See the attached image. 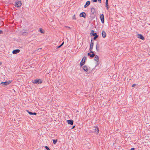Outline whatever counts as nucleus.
<instances>
[{
    "label": "nucleus",
    "mask_w": 150,
    "mask_h": 150,
    "mask_svg": "<svg viewBox=\"0 0 150 150\" xmlns=\"http://www.w3.org/2000/svg\"><path fill=\"white\" fill-rule=\"evenodd\" d=\"M32 83L34 84L38 83L40 84L42 83V81L40 79H36L32 80Z\"/></svg>",
    "instance_id": "nucleus-1"
},
{
    "label": "nucleus",
    "mask_w": 150,
    "mask_h": 150,
    "mask_svg": "<svg viewBox=\"0 0 150 150\" xmlns=\"http://www.w3.org/2000/svg\"><path fill=\"white\" fill-rule=\"evenodd\" d=\"M12 81L10 80L6 81L5 82H1L0 84H2V86H7L10 84Z\"/></svg>",
    "instance_id": "nucleus-2"
},
{
    "label": "nucleus",
    "mask_w": 150,
    "mask_h": 150,
    "mask_svg": "<svg viewBox=\"0 0 150 150\" xmlns=\"http://www.w3.org/2000/svg\"><path fill=\"white\" fill-rule=\"evenodd\" d=\"M90 52L88 53V55L90 56V57L93 58L95 56L94 52L92 50L90 51Z\"/></svg>",
    "instance_id": "nucleus-3"
},
{
    "label": "nucleus",
    "mask_w": 150,
    "mask_h": 150,
    "mask_svg": "<svg viewBox=\"0 0 150 150\" xmlns=\"http://www.w3.org/2000/svg\"><path fill=\"white\" fill-rule=\"evenodd\" d=\"M22 5V3L21 1H18L16 2L15 4V6L16 7H20Z\"/></svg>",
    "instance_id": "nucleus-4"
},
{
    "label": "nucleus",
    "mask_w": 150,
    "mask_h": 150,
    "mask_svg": "<svg viewBox=\"0 0 150 150\" xmlns=\"http://www.w3.org/2000/svg\"><path fill=\"white\" fill-rule=\"evenodd\" d=\"M93 45H94V42L93 41L92 39L91 40L90 47L89 49V50L90 51L92 50L93 49Z\"/></svg>",
    "instance_id": "nucleus-5"
},
{
    "label": "nucleus",
    "mask_w": 150,
    "mask_h": 150,
    "mask_svg": "<svg viewBox=\"0 0 150 150\" xmlns=\"http://www.w3.org/2000/svg\"><path fill=\"white\" fill-rule=\"evenodd\" d=\"M100 19L101 21L103 23H104V16L103 14H102L100 15Z\"/></svg>",
    "instance_id": "nucleus-6"
},
{
    "label": "nucleus",
    "mask_w": 150,
    "mask_h": 150,
    "mask_svg": "<svg viewBox=\"0 0 150 150\" xmlns=\"http://www.w3.org/2000/svg\"><path fill=\"white\" fill-rule=\"evenodd\" d=\"M26 111L30 115H37V114L36 112H31L29 111L28 110H26Z\"/></svg>",
    "instance_id": "nucleus-7"
},
{
    "label": "nucleus",
    "mask_w": 150,
    "mask_h": 150,
    "mask_svg": "<svg viewBox=\"0 0 150 150\" xmlns=\"http://www.w3.org/2000/svg\"><path fill=\"white\" fill-rule=\"evenodd\" d=\"M80 16L81 17L85 18L86 13L84 12H82L80 14Z\"/></svg>",
    "instance_id": "nucleus-8"
},
{
    "label": "nucleus",
    "mask_w": 150,
    "mask_h": 150,
    "mask_svg": "<svg viewBox=\"0 0 150 150\" xmlns=\"http://www.w3.org/2000/svg\"><path fill=\"white\" fill-rule=\"evenodd\" d=\"M137 37L142 40H144V36L141 34H138Z\"/></svg>",
    "instance_id": "nucleus-9"
},
{
    "label": "nucleus",
    "mask_w": 150,
    "mask_h": 150,
    "mask_svg": "<svg viewBox=\"0 0 150 150\" xmlns=\"http://www.w3.org/2000/svg\"><path fill=\"white\" fill-rule=\"evenodd\" d=\"M20 52V50L19 49H16L13 50L12 52L13 54H16Z\"/></svg>",
    "instance_id": "nucleus-10"
},
{
    "label": "nucleus",
    "mask_w": 150,
    "mask_h": 150,
    "mask_svg": "<svg viewBox=\"0 0 150 150\" xmlns=\"http://www.w3.org/2000/svg\"><path fill=\"white\" fill-rule=\"evenodd\" d=\"M93 130L94 132L97 133H98L99 132V128L98 127H95Z\"/></svg>",
    "instance_id": "nucleus-11"
},
{
    "label": "nucleus",
    "mask_w": 150,
    "mask_h": 150,
    "mask_svg": "<svg viewBox=\"0 0 150 150\" xmlns=\"http://www.w3.org/2000/svg\"><path fill=\"white\" fill-rule=\"evenodd\" d=\"M67 123L71 125H72L73 123V121L72 120H67Z\"/></svg>",
    "instance_id": "nucleus-12"
},
{
    "label": "nucleus",
    "mask_w": 150,
    "mask_h": 150,
    "mask_svg": "<svg viewBox=\"0 0 150 150\" xmlns=\"http://www.w3.org/2000/svg\"><path fill=\"white\" fill-rule=\"evenodd\" d=\"M96 50L97 52H98L99 50V43L98 42H97L96 46Z\"/></svg>",
    "instance_id": "nucleus-13"
},
{
    "label": "nucleus",
    "mask_w": 150,
    "mask_h": 150,
    "mask_svg": "<svg viewBox=\"0 0 150 150\" xmlns=\"http://www.w3.org/2000/svg\"><path fill=\"white\" fill-rule=\"evenodd\" d=\"M95 57L94 60L96 61L97 62H98L99 58L98 57L97 55H95Z\"/></svg>",
    "instance_id": "nucleus-14"
},
{
    "label": "nucleus",
    "mask_w": 150,
    "mask_h": 150,
    "mask_svg": "<svg viewBox=\"0 0 150 150\" xmlns=\"http://www.w3.org/2000/svg\"><path fill=\"white\" fill-rule=\"evenodd\" d=\"M90 4V1H87L86 3V4L84 6V8H86L87 6H88V5H89Z\"/></svg>",
    "instance_id": "nucleus-15"
},
{
    "label": "nucleus",
    "mask_w": 150,
    "mask_h": 150,
    "mask_svg": "<svg viewBox=\"0 0 150 150\" xmlns=\"http://www.w3.org/2000/svg\"><path fill=\"white\" fill-rule=\"evenodd\" d=\"M102 35L103 38H105L106 36V33L104 31H103L102 33Z\"/></svg>",
    "instance_id": "nucleus-16"
},
{
    "label": "nucleus",
    "mask_w": 150,
    "mask_h": 150,
    "mask_svg": "<svg viewBox=\"0 0 150 150\" xmlns=\"http://www.w3.org/2000/svg\"><path fill=\"white\" fill-rule=\"evenodd\" d=\"M83 69L85 71H87L88 70L87 67L86 65H85L83 67Z\"/></svg>",
    "instance_id": "nucleus-17"
},
{
    "label": "nucleus",
    "mask_w": 150,
    "mask_h": 150,
    "mask_svg": "<svg viewBox=\"0 0 150 150\" xmlns=\"http://www.w3.org/2000/svg\"><path fill=\"white\" fill-rule=\"evenodd\" d=\"M95 12V8L92 7L91 8V12L92 14H93Z\"/></svg>",
    "instance_id": "nucleus-18"
},
{
    "label": "nucleus",
    "mask_w": 150,
    "mask_h": 150,
    "mask_svg": "<svg viewBox=\"0 0 150 150\" xmlns=\"http://www.w3.org/2000/svg\"><path fill=\"white\" fill-rule=\"evenodd\" d=\"M105 7L106 8V9L107 10H108L109 9V6L108 4V1H106L105 2Z\"/></svg>",
    "instance_id": "nucleus-19"
},
{
    "label": "nucleus",
    "mask_w": 150,
    "mask_h": 150,
    "mask_svg": "<svg viewBox=\"0 0 150 150\" xmlns=\"http://www.w3.org/2000/svg\"><path fill=\"white\" fill-rule=\"evenodd\" d=\"M39 31L40 33H44V31H43L42 29L41 28H40L39 29Z\"/></svg>",
    "instance_id": "nucleus-20"
},
{
    "label": "nucleus",
    "mask_w": 150,
    "mask_h": 150,
    "mask_svg": "<svg viewBox=\"0 0 150 150\" xmlns=\"http://www.w3.org/2000/svg\"><path fill=\"white\" fill-rule=\"evenodd\" d=\"M85 60H84L83 62H82L81 61V62L80 63V65L81 67H82V66H83L85 63Z\"/></svg>",
    "instance_id": "nucleus-21"
},
{
    "label": "nucleus",
    "mask_w": 150,
    "mask_h": 150,
    "mask_svg": "<svg viewBox=\"0 0 150 150\" xmlns=\"http://www.w3.org/2000/svg\"><path fill=\"white\" fill-rule=\"evenodd\" d=\"M57 139H53V143L54 144H55L57 142Z\"/></svg>",
    "instance_id": "nucleus-22"
},
{
    "label": "nucleus",
    "mask_w": 150,
    "mask_h": 150,
    "mask_svg": "<svg viewBox=\"0 0 150 150\" xmlns=\"http://www.w3.org/2000/svg\"><path fill=\"white\" fill-rule=\"evenodd\" d=\"M98 35L95 36H94V37L93 38V39L94 40H95L97 39V38H98Z\"/></svg>",
    "instance_id": "nucleus-23"
},
{
    "label": "nucleus",
    "mask_w": 150,
    "mask_h": 150,
    "mask_svg": "<svg viewBox=\"0 0 150 150\" xmlns=\"http://www.w3.org/2000/svg\"><path fill=\"white\" fill-rule=\"evenodd\" d=\"M45 147L47 150H50V149L48 146H45Z\"/></svg>",
    "instance_id": "nucleus-24"
},
{
    "label": "nucleus",
    "mask_w": 150,
    "mask_h": 150,
    "mask_svg": "<svg viewBox=\"0 0 150 150\" xmlns=\"http://www.w3.org/2000/svg\"><path fill=\"white\" fill-rule=\"evenodd\" d=\"M92 35L93 36H96V35H97V33H93Z\"/></svg>",
    "instance_id": "nucleus-25"
},
{
    "label": "nucleus",
    "mask_w": 150,
    "mask_h": 150,
    "mask_svg": "<svg viewBox=\"0 0 150 150\" xmlns=\"http://www.w3.org/2000/svg\"><path fill=\"white\" fill-rule=\"evenodd\" d=\"M72 18L73 19H76V18L75 17V15H74V16H73Z\"/></svg>",
    "instance_id": "nucleus-26"
},
{
    "label": "nucleus",
    "mask_w": 150,
    "mask_h": 150,
    "mask_svg": "<svg viewBox=\"0 0 150 150\" xmlns=\"http://www.w3.org/2000/svg\"><path fill=\"white\" fill-rule=\"evenodd\" d=\"M62 47L60 45L59 46H58L57 47H56V48L57 49V48H59L60 47Z\"/></svg>",
    "instance_id": "nucleus-27"
},
{
    "label": "nucleus",
    "mask_w": 150,
    "mask_h": 150,
    "mask_svg": "<svg viewBox=\"0 0 150 150\" xmlns=\"http://www.w3.org/2000/svg\"><path fill=\"white\" fill-rule=\"evenodd\" d=\"M92 1L94 2H96L97 1V0H92Z\"/></svg>",
    "instance_id": "nucleus-28"
},
{
    "label": "nucleus",
    "mask_w": 150,
    "mask_h": 150,
    "mask_svg": "<svg viewBox=\"0 0 150 150\" xmlns=\"http://www.w3.org/2000/svg\"><path fill=\"white\" fill-rule=\"evenodd\" d=\"M94 33V31L93 30H92L91 32V33H92V34Z\"/></svg>",
    "instance_id": "nucleus-29"
},
{
    "label": "nucleus",
    "mask_w": 150,
    "mask_h": 150,
    "mask_svg": "<svg viewBox=\"0 0 150 150\" xmlns=\"http://www.w3.org/2000/svg\"><path fill=\"white\" fill-rule=\"evenodd\" d=\"M136 86L135 84H134L132 85V87H134Z\"/></svg>",
    "instance_id": "nucleus-30"
},
{
    "label": "nucleus",
    "mask_w": 150,
    "mask_h": 150,
    "mask_svg": "<svg viewBox=\"0 0 150 150\" xmlns=\"http://www.w3.org/2000/svg\"><path fill=\"white\" fill-rule=\"evenodd\" d=\"M64 42H63L60 45L61 46H62L63 45V44H64Z\"/></svg>",
    "instance_id": "nucleus-31"
},
{
    "label": "nucleus",
    "mask_w": 150,
    "mask_h": 150,
    "mask_svg": "<svg viewBox=\"0 0 150 150\" xmlns=\"http://www.w3.org/2000/svg\"><path fill=\"white\" fill-rule=\"evenodd\" d=\"M86 59V57H84L83 58V60L84 59V60L85 61Z\"/></svg>",
    "instance_id": "nucleus-32"
},
{
    "label": "nucleus",
    "mask_w": 150,
    "mask_h": 150,
    "mask_svg": "<svg viewBox=\"0 0 150 150\" xmlns=\"http://www.w3.org/2000/svg\"><path fill=\"white\" fill-rule=\"evenodd\" d=\"M3 33V32L2 30H0V34H1L2 33Z\"/></svg>",
    "instance_id": "nucleus-33"
},
{
    "label": "nucleus",
    "mask_w": 150,
    "mask_h": 150,
    "mask_svg": "<svg viewBox=\"0 0 150 150\" xmlns=\"http://www.w3.org/2000/svg\"><path fill=\"white\" fill-rule=\"evenodd\" d=\"M98 1L100 3L101 2V0H98Z\"/></svg>",
    "instance_id": "nucleus-34"
},
{
    "label": "nucleus",
    "mask_w": 150,
    "mask_h": 150,
    "mask_svg": "<svg viewBox=\"0 0 150 150\" xmlns=\"http://www.w3.org/2000/svg\"><path fill=\"white\" fill-rule=\"evenodd\" d=\"M135 148H132L131 149V150H134Z\"/></svg>",
    "instance_id": "nucleus-35"
},
{
    "label": "nucleus",
    "mask_w": 150,
    "mask_h": 150,
    "mask_svg": "<svg viewBox=\"0 0 150 150\" xmlns=\"http://www.w3.org/2000/svg\"><path fill=\"white\" fill-rule=\"evenodd\" d=\"M75 127V126L74 125V126H73L72 128H71V129H73L74 128V127Z\"/></svg>",
    "instance_id": "nucleus-36"
},
{
    "label": "nucleus",
    "mask_w": 150,
    "mask_h": 150,
    "mask_svg": "<svg viewBox=\"0 0 150 150\" xmlns=\"http://www.w3.org/2000/svg\"><path fill=\"white\" fill-rule=\"evenodd\" d=\"M2 64V63L0 62V65H1Z\"/></svg>",
    "instance_id": "nucleus-37"
},
{
    "label": "nucleus",
    "mask_w": 150,
    "mask_h": 150,
    "mask_svg": "<svg viewBox=\"0 0 150 150\" xmlns=\"http://www.w3.org/2000/svg\"><path fill=\"white\" fill-rule=\"evenodd\" d=\"M83 59H82L81 61H82V62H83Z\"/></svg>",
    "instance_id": "nucleus-38"
},
{
    "label": "nucleus",
    "mask_w": 150,
    "mask_h": 150,
    "mask_svg": "<svg viewBox=\"0 0 150 150\" xmlns=\"http://www.w3.org/2000/svg\"><path fill=\"white\" fill-rule=\"evenodd\" d=\"M83 59H82L81 61H82V62H83Z\"/></svg>",
    "instance_id": "nucleus-39"
},
{
    "label": "nucleus",
    "mask_w": 150,
    "mask_h": 150,
    "mask_svg": "<svg viewBox=\"0 0 150 150\" xmlns=\"http://www.w3.org/2000/svg\"><path fill=\"white\" fill-rule=\"evenodd\" d=\"M106 1H108V0H106Z\"/></svg>",
    "instance_id": "nucleus-40"
}]
</instances>
